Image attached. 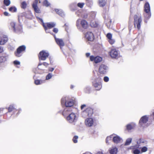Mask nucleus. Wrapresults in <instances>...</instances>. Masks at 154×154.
Instances as JSON below:
<instances>
[{
    "instance_id": "nucleus-1",
    "label": "nucleus",
    "mask_w": 154,
    "mask_h": 154,
    "mask_svg": "<svg viewBox=\"0 0 154 154\" xmlns=\"http://www.w3.org/2000/svg\"><path fill=\"white\" fill-rule=\"evenodd\" d=\"M144 11L146 13V14L144 15V21L146 23L147 20L150 18L151 16L150 7L148 2H146L144 5Z\"/></svg>"
},
{
    "instance_id": "nucleus-2",
    "label": "nucleus",
    "mask_w": 154,
    "mask_h": 154,
    "mask_svg": "<svg viewBox=\"0 0 154 154\" xmlns=\"http://www.w3.org/2000/svg\"><path fill=\"white\" fill-rule=\"evenodd\" d=\"M134 27L137 26L138 29L139 30L140 29L141 23L142 22V18L140 14H135L134 17Z\"/></svg>"
},
{
    "instance_id": "nucleus-3",
    "label": "nucleus",
    "mask_w": 154,
    "mask_h": 154,
    "mask_svg": "<svg viewBox=\"0 0 154 154\" xmlns=\"http://www.w3.org/2000/svg\"><path fill=\"white\" fill-rule=\"evenodd\" d=\"M10 27L14 32L19 34L22 32V27L20 25H15L14 22H11L10 23Z\"/></svg>"
},
{
    "instance_id": "nucleus-4",
    "label": "nucleus",
    "mask_w": 154,
    "mask_h": 154,
    "mask_svg": "<svg viewBox=\"0 0 154 154\" xmlns=\"http://www.w3.org/2000/svg\"><path fill=\"white\" fill-rule=\"evenodd\" d=\"M61 104H64L66 107H71L74 104L73 101L69 99L67 97L62 98L61 99Z\"/></svg>"
},
{
    "instance_id": "nucleus-5",
    "label": "nucleus",
    "mask_w": 154,
    "mask_h": 154,
    "mask_svg": "<svg viewBox=\"0 0 154 154\" xmlns=\"http://www.w3.org/2000/svg\"><path fill=\"white\" fill-rule=\"evenodd\" d=\"M26 48V46L23 45L19 46L17 49L16 51L15 52V55L17 57H21L23 52H24Z\"/></svg>"
},
{
    "instance_id": "nucleus-6",
    "label": "nucleus",
    "mask_w": 154,
    "mask_h": 154,
    "mask_svg": "<svg viewBox=\"0 0 154 154\" xmlns=\"http://www.w3.org/2000/svg\"><path fill=\"white\" fill-rule=\"evenodd\" d=\"M49 56L48 52L42 50L41 51L38 55V57L39 60H45Z\"/></svg>"
},
{
    "instance_id": "nucleus-7",
    "label": "nucleus",
    "mask_w": 154,
    "mask_h": 154,
    "mask_svg": "<svg viewBox=\"0 0 154 154\" xmlns=\"http://www.w3.org/2000/svg\"><path fill=\"white\" fill-rule=\"evenodd\" d=\"M80 19H78L76 23L77 26H78L79 25V23L80 22V24L82 27L84 29H87L88 26V24L87 22L85 20L82 19L80 21Z\"/></svg>"
},
{
    "instance_id": "nucleus-8",
    "label": "nucleus",
    "mask_w": 154,
    "mask_h": 154,
    "mask_svg": "<svg viewBox=\"0 0 154 154\" xmlns=\"http://www.w3.org/2000/svg\"><path fill=\"white\" fill-rule=\"evenodd\" d=\"M42 26L46 32L49 33V32L48 31V29L54 27L55 26V24L53 22L47 23L45 24L43 23Z\"/></svg>"
},
{
    "instance_id": "nucleus-9",
    "label": "nucleus",
    "mask_w": 154,
    "mask_h": 154,
    "mask_svg": "<svg viewBox=\"0 0 154 154\" xmlns=\"http://www.w3.org/2000/svg\"><path fill=\"white\" fill-rule=\"evenodd\" d=\"M93 109L90 107H88L82 111V114L83 115H86L88 117H91L93 113Z\"/></svg>"
},
{
    "instance_id": "nucleus-10",
    "label": "nucleus",
    "mask_w": 154,
    "mask_h": 154,
    "mask_svg": "<svg viewBox=\"0 0 154 154\" xmlns=\"http://www.w3.org/2000/svg\"><path fill=\"white\" fill-rule=\"evenodd\" d=\"M51 35H53L55 39V41L57 44L60 47V48L64 46L65 45L64 42L63 40L61 38H57L55 35L52 33H50Z\"/></svg>"
},
{
    "instance_id": "nucleus-11",
    "label": "nucleus",
    "mask_w": 154,
    "mask_h": 154,
    "mask_svg": "<svg viewBox=\"0 0 154 154\" xmlns=\"http://www.w3.org/2000/svg\"><path fill=\"white\" fill-rule=\"evenodd\" d=\"M90 59L91 61H94L96 63H99L102 61V59L101 57L99 56L95 57L93 55L90 56Z\"/></svg>"
},
{
    "instance_id": "nucleus-12",
    "label": "nucleus",
    "mask_w": 154,
    "mask_h": 154,
    "mask_svg": "<svg viewBox=\"0 0 154 154\" xmlns=\"http://www.w3.org/2000/svg\"><path fill=\"white\" fill-rule=\"evenodd\" d=\"M38 0H35L32 5V8L35 12L37 13H41V11L37 6Z\"/></svg>"
},
{
    "instance_id": "nucleus-13",
    "label": "nucleus",
    "mask_w": 154,
    "mask_h": 154,
    "mask_svg": "<svg viewBox=\"0 0 154 154\" xmlns=\"http://www.w3.org/2000/svg\"><path fill=\"white\" fill-rule=\"evenodd\" d=\"M92 86L96 91L100 90L102 88V85L101 82H97L95 80L92 82Z\"/></svg>"
},
{
    "instance_id": "nucleus-14",
    "label": "nucleus",
    "mask_w": 154,
    "mask_h": 154,
    "mask_svg": "<svg viewBox=\"0 0 154 154\" xmlns=\"http://www.w3.org/2000/svg\"><path fill=\"white\" fill-rule=\"evenodd\" d=\"M149 120V117L147 115L142 117L139 121V124L140 126H142L144 124L146 123Z\"/></svg>"
},
{
    "instance_id": "nucleus-15",
    "label": "nucleus",
    "mask_w": 154,
    "mask_h": 154,
    "mask_svg": "<svg viewBox=\"0 0 154 154\" xmlns=\"http://www.w3.org/2000/svg\"><path fill=\"white\" fill-rule=\"evenodd\" d=\"M109 54L112 58L116 59L119 57L118 51L115 49H111V51L109 52Z\"/></svg>"
},
{
    "instance_id": "nucleus-16",
    "label": "nucleus",
    "mask_w": 154,
    "mask_h": 154,
    "mask_svg": "<svg viewBox=\"0 0 154 154\" xmlns=\"http://www.w3.org/2000/svg\"><path fill=\"white\" fill-rule=\"evenodd\" d=\"M75 118V114L73 113H71L66 117V119L69 122L72 123L74 122Z\"/></svg>"
},
{
    "instance_id": "nucleus-17",
    "label": "nucleus",
    "mask_w": 154,
    "mask_h": 154,
    "mask_svg": "<svg viewBox=\"0 0 154 154\" xmlns=\"http://www.w3.org/2000/svg\"><path fill=\"white\" fill-rule=\"evenodd\" d=\"M94 123L93 119L92 118H89L86 119L85 124L88 127H90L93 126Z\"/></svg>"
},
{
    "instance_id": "nucleus-18",
    "label": "nucleus",
    "mask_w": 154,
    "mask_h": 154,
    "mask_svg": "<svg viewBox=\"0 0 154 154\" xmlns=\"http://www.w3.org/2000/svg\"><path fill=\"white\" fill-rule=\"evenodd\" d=\"M85 37L88 40L92 41L94 39V36L92 32H88L86 33L85 35Z\"/></svg>"
},
{
    "instance_id": "nucleus-19",
    "label": "nucleus",
    "mask_w": 154,
    "mask_h": 154,
    "mask_svg": "<svg viewBox=\"0 0 154 154\" xmlns=\"http://www.w3.org/2000/svg\"><path fill=\"white\" fill-rule=\"evenodd\" d=\"M107 67L104 64H101L100 66L99 72L101 74H105L106 71Z\"/></svg>"
},
{
    "instance_id": "nucleus-20",
    "label": "nucleus",
    "mask_w": 154,
    "mask_h": 154,
    "mask_svg": "<svg viewBox=\"0 0 154 154\" xmlns=\"http://www.w3.org/2000/svg\"><path fill=\"white\" fill-rule=\"evenodd\" d=\"M8 40V38L6 36L3 35H0V45H4Z\"/></svg>"
},
{
    "instance_id": "nucleus-21",
    "label": "nucleus",
    "mask_w": 154,
    "mask_h": 154,
    "mask_svg": "<svg viewBox=\"0 0 154 154\" xmlns=\"http://www.w3.org/2000/svg\"><path fill=\"white\" fill-rule=\"evenodd\" d=\"M106 37L108 39L109 42L110 44L112 45L114 43L115 40L112 39V35L111 33H108L106 35Z\"/></svg>"
},
{
    "instance_id": "nucleus-22",
    "label": "nucleus",
    "mask_w": 154,
    "mask_h": 154,
    "mask_svg": "<svg viewBox=\"0 0 154 154\" xmlns=\"http://www.w3.org/2000/svg\"><path fill=\"white\" fill-rule=\"evenodd\" d=\"M8 58V55L6 54H3L0 57V63H3L6 61Z\"/></svg>"
},
{
    "instance_id": "nucleus-23",
    "label": "nucleus",
    "mask_w": 154,
    "mask_h": 154,
    "mask_svg": "<svg viewBox=\"0 0 154 154\" xmlns=\"http://www.w3.org/2000/svg\"><path fill=\"white\" fill-rule=\"evenodd\" d=\"M72 111V110L69 108H65L62 112V115L63 116H66L70 114Z\"/></svg>"
},
{
    "instance_id": "nucleus-24",
    "label": "nucleus",
    "mask_w": 154,
    "mask_h": 154,
    "mask_svg": "<svg viewBox=\"0 0 154 154\" xmlns=\"http://www.w3.org/2000/svg\"><path fill=\"white\" fill-rule=\"evenodd\" d=\"M109 152L110 154H117L118 152V149L116 147L110 148L109 149Z\"/></svg>"
},
{
    "instance_id": "nucleus-25",
    "label": "nucleus",
    "mask_w": 154,
    "mask_h": 154,
    "mask_svg": "<svg viewBox=\"0 0 154 154\" xmlns=\"http://www.w3.org/2000/svg\"><path fill=\"white\" fill-rule=\"evenodd\" d=\"M112 140L115 143H118L120 142L121 138L119 136H116L113 137Z\"/></svg>"
},
{
    "instance_id": "nucleus-26",
    "label": "nucleus",
    "mask_w": 154,
    "mask_h": 154,
    "mask_svg": "<svg viewBox=\"0 0 154 154\" xmlns=\"http://www.w3.org/2000/svg\"><path fill=\"white\" fill-rule=\"evenodd\" d=\"M54 11L57 14L61 17H63L64 15V12L61 9H55Z\"/></svg>"
},
{
    "instance_id": "nucleus-27",
    "label": "nucleus",
    "mask_w": 154,
    "mask_h": 154,
    "mask_svg": "<svg viewBox=\"0 0 154 154\" xmlns=\"http://www.w3.org/2000/svg\"><path fill=\"white\" fill-rule=\"evenodd\" d=\"M98 4L100 7H104L106 3V2L105 0H98Z\"/></svg>"
},
{
    "instance_id": "nucleus-28",
    "label": "nucleus",
    "mask_w": 154,
    "mask_h": 154,
    "mask_svg": "<svg viewBox=\"0 0 154 154\" xmlns=\"http://www.w3.org/2000/svg\"><path fill=\"white\" fill-rule=\"evenodd\" d=\"M44 82V80H40L38 79L35 80L34 83L36 85H40Z\"/></svg>"
},
{
    "instance_id": "nucleus-29",
    "label": "nucleus",
    "mask_w": 154,
    "mask_h": 154,
    "mask_svg": "<svg viewBox=\"0 0 154 154\" xmlns=\"http://www.w3.org/2000/svg\"><path fill=\"white\" fill-rule=\"evenodd\" d=\"M90 25L92 27H96L98 26V24L94 21H92L90 23Z\"/></svg>"
},
{
    "instance_id": "nucleus-30",
    "label": "nucleus",
    "mask_w": 154,
    "mask_h": 154,
    "mask_svg": "<svg viewBox=\"0 0 154 154\" xmlns=\"http://www.w3.org/2000/svg\"><path fill=\"white\" fill-rule=\"evenodd\" d=\"M92 4V0H86V5L88 6L91 7Z\"/></svg>"
},
{
    "instance_id": "nucleus-31",
    "label": "nucleus",
    "mask_w": 154,
    "mask_h": 154,
    "mask_svg": "<svg viewBox=\"0 0 154 154\" xmlns=\"http://www.w3.org/2000/svg\"><path fill=\"white\" fill-rule=\"evenodd\" d=\"M15 110V107L14 105H11L9 106L8 108V110L9 112H11L12 111H14Z\"/></svg>"
},
{
    "instance_id": "nucleus-32",
    "label": "nucleus",
    "mask_w": 154,
    "mask_h": 154,
    "mask_svg": "<svg viewBox=\"0 0 154 154\" xmlns=\"http://www.w3.org/2000/svg\"><path fill=\"white\" fill-rule=\"evenodd\" d=\"M42 65L47 67L48 66L49 64L45 62H44L43 63H39L38 65L37 68L38 69H40V68L39 67V66H42Z\"/></svg>"
},
{
    "instance_id": "nucleus-33",
    "label": "nucleus",
    "mask_w": 154,
    "mask_h": 154,
    "mask_svg": "<svg viewBox=\"0 0 154 154\" xmlns=\"http://www.w3.org/2000/svg\"><path fill=\"white\" fill-rule=\"evenodd\" d=\"M112 23L111 20L110 18H108L106 20V24L108 27H110Z\"/></svg>"
},
{
    "instance_id": "nucleus-34",
    "label": "nucleus",
    "mask_w": 154,
    "mask_h": 154,
    "mask_svg": "<svg viewBox=\"0 0 154 154\" xmlns=\"http://www.w3.org/2000/svg\"><path fill=\"white\" fill-rule=\"evenodd\" d=\"M43 4L44 6H45L46 7L49 6L50 5V3L47 0H45L43 2Z\"/></svg>"
},
{
    "instance_id": "nucleus-35",
    "label": "nucleus",
    "mask_w": 154,
    "mask_h": 154,
    "mask_svg": "<svg viewBox=\"0 0 154 154\" xmlns=\"http://www.w3.org/2000/svg\"><path fill=\"white\" fill-rule=\"evenodd\" d=\"M22 16L28 19H29V14L28 13L24 12L22 15Z\"/></svg>"
},
{
    "instance_id": "nucleus-36",
    "label": "nucleus",
    "mask_w": 154,
    "mask_h": 154,
    "mask_svg": "<svg viewBox=\"0 0 154 154\" xmlns=\"http://www.w3.org/2000/svg\"><path fill=\"white\" fill-rule=\"evenodd\" d=\"M3 3L6 6H8L11 4V1L10 0H4Z\"/></svg>"
},
{
    "instance_id": "nucleus-37",
    "label": "nucleus",
    "mask_w": 154,
    "mask_h": 154,
    "mask_svg": "<svg viewBox=\"0 0 154 154\" xmlns=\"http://www.w3.org/2000/svg\"><path fill=\"white\" fill-rule=\"evenodd\" d=\"M27 5V4L26 2L24 1L21 3V6L22 8L24 9L26 8Z\"/></svg>"
},
{
    "instance_id": "nucleus-38",
    "label": "nucleus",
    "mask_w": 154,
    "mask_h": 154,
    "mask_svg": "<svg viewBox=\"0 0 154 154\" xmlns=\"http://www.w3.org/2000/svg\"><path fill=\"white\" fill-rule=\"evenodd\" d=\"M17 8L15 7H11L9 8V11L11 12H16L17 11Z\"/></svg>"
},
{
    "instance_id": "nucleus-39",
    "label": "nucleus",
    "mask_w": 154,
    "mask_h": 154,
    "mask_svg": "<svg viewBox=\"0 0 154 154\" xmlns=\"http://www.w3.org/2000/svg\"><path fill=\"white\" fill-rule=\"evenodd\" d=\"M145 142V140L143 139H140L137 142V144H138V146H140V144L141 143H144Z\"/></svg>"
},
{
    "instance_id": "nucleus-40",
    "label": "nucleus",
    "mask_w": 154,
    "mask_h": 154,
    "mask_svg": "<svg viewBox=\"0 0 154 154\" xmlns=\"http://www.w3.org/2000/svg\"><path fill=\"white\" fill-rule=\"evenodd\" d=\"M132 139L131 138L128 139L125 143V145H128L131 143Z\"/></svg>"
},
{
    "instance_id": "nucleus-41",
    "label": "nucleus",
    "mask_w": 154,
    "mask_h": 154,
    "mask_svg": "<svg viewBox=\"0 0 154 154\" xmlns=\"http://www.w3.org/2000/svg\"><path fill=\"white\" fill-rule=\"evenodd\" d=\"M53 76V75L51 73H49L46 76V80H48L50 79H51L52 76Z\"/></svg>"
},
{
    "instance_id": "nucleus-42",
    "label": "nucleus",
    "mask_w": 154,
    "mask_h": 154,
    "mask_svg": "<svg viewBox=\"0 0 154 154\" xmlns=\"http://www.w3.org/2000/svg\"><path fill=\"white\" fill-rule=\"evenodd\" d=\"M78 138V137L77 136H74L73 139L72 141L74 143H76L77 142V139Z\"/></svg>"
},
{
    "instance_id": "nucleus-43",
    "label": "nucleus",
    "mask_w": 154,
    "mask_h": 154,
    "mask_svg": "<svg viewBox=\"0 0 154 154\" xmlns=\"http://www.w3.org/2000/svg\"><path fill=\"white\" fill-rule=\"evenodd\" d=\"M133 153L134 154H139L140 153V151L139 149H136L133 150Z\"/></svg>"
},
{
    "instance_id": "nucleus-44",
    "label": "nucleus",
    "mask_w": 154,
    "mask_h": 154,
    "mask_svg": "<svg viewBox=\"0 0 154 154\" xmlns=\"http://www.w3.org/2000/svg\"><path fill=\"white\" fill-rule=\"evenodd\" d=\"M147 148L146 146H144L141 149V152H145L147 150Z\"/></svg>"
},
{
    "instance_id": "nucleus-45",
    "label": "nucleus",
    "mask_w": 154,
    "mask_h": 154,
    "mask_svg": "<svg viewBox=\"0 0 154 154\" xmlns=\"http://www.w3.org/2000/svg\"><path fill=\"white\" fill-rule=\"evenodd\" d=\"M84 5L85 4L84 3H79L77 4V6L80 8H83Z\"/></svg>"
},
{
    "instance_id": "nucleus-46",
    "label": "nucleus",
    "mask_w": 154,
    "mask_h": 154,
    "mask_svg": "<svg viewBox=\"0 0 154 154\" xmlns=\"http://www.w3.org/2000/svg\"><path fill=\"white\" fill-rule=\"evenodd\" d=\"M41 66H39V67L40 68V69H38L37 68H36V70H37V72L39 73H40L41 72H39L38 70H40L41 72H43L44 69L43 68H42L41 67Z\"/></svg>"
},
{
    "instance_id": "nucleus-47",
    "label": "nucleus",
    "mask_w": 154,
    "mask_h": 154,
    "mask_svg": "<svg viewBox=\"0 0 154 154\" xmlns=\"http://www.w3.org/2000/svg\"><path fill=\"white\" fill-rule=\"evenodd\" d=\"M126 128L128 130H130L133 129V127L131 125L128 124L127 125Z\"/></svg>"
},
{
    "instance_id": "nucleus-48",
    "label": "nucleus",
    "mask_w": 154,
    "mask_h": 154,
    "mask_svg": "<svg viewBox=\"0 0 154 154\" xmlns=\"http://www.w3.org/2000/svg\"><path fill=\"white\" fill-rule=\"evenodd\" d=\"M13 63L15 65H20V62L17 60L14 61Z\"/></svg>"
},
{
    "instance_id": "nucleus-49",
    "label": "nucleus",
    "mask_w": 154,
    "mask_h": 154,
    "mask_svg": "<svg viewBox=\"0 0 154 154\" xmlns=\"http://www.w3.org/2000/svg\"><path fill=\"white\" fill-rule=\"evenodd\" d=\"M103 80L106 82H108L109 80V78L107 76H105L104 77Z\"/></svg>"
},
{
    "instance_id": "nucleus-50",
    "label": "nucleus",
    "mask_w": 154,
    "mask_h": 154,
    "mask_svg": "<svg viewBox=\"0 0 154 154\" xmlns=\"http://www.w3.org/2000/svg\"><path fill=\"white\" fill-rule=\"evenodd\" d=\"M53 31L55 33H57L58 31V29L57 28H54L53 29Z\"/></svg>"
},
{
    "instance_id": "nucleus-51",
    "label": "nucleus",
    "mask_w": 154,
    "mask_h": 154,
    "mask_svg": "<svg viewBox=\"0 0 154 154\" xmlns=\"http://www.w3.org/2000/svg\"><path fill=\"white\" fill-rule=\"evenodd\" d=\"M111 138V137H107L106 138V143H108V141L109 140V139H110Z\"/></svg>"
},
{
    "instance_id": "nucleus-52",
    "label": "nucleus",
    "mask_w": 154,
    "mask_h": 154,
    "mask_svg": "<svg viewBox=\"0 0 154 154\" xmlns=\"http://www.w3.org/2000/svg\"><path fill=\"white\" fill-rule=\"evenodd\" d=\"M86 106V105L85 104H83L81 105V109H82L84 107Z\"/></svg>"
},
{
    "instance_id": "nucleus-53",
    "label": "nucleus",
    "mask_w": 154,
    "mask_h": 154,
    "mask_svg": "<svg viewBox=\"0 0 154 154\" xmlns=\"http://www.w3.org/2000/svg\"><path fill=\"white\" fill-rule=\"evenodd\" d=\"M54 69L53 68H50L49 69L48 71L50 72H52Z\"/></svg>"
},
{
    "instance_id": "nucleus-54",
    "label": "nucleus",
    "mask_w": 154,
    "mask_h": 154,
    "mask_svg": "<svg viewBox=\"0 0 154 154\" xmlns=\"http://www.w3.org/2000/svg\"><path fill=\"white\" fill-rule=\"evenodd\" d=\"M3 51V47L0 46V53L2 52Z\"/></svg>"
},
{
    "instance_id": "nucleus-55",
    "label": "nucleus",
    "mask_w": 154,
    "mask_h": 154,
    "mask_svg": "<svg viewBox=\"0 0 154 154\" xmlns=\"http://www.w3.org/2000/svg\"><path fill=\"white\" fill-rule=\"evenodd\" d=\"M37 19H38L41 22H42L43 23H44L43 20L42 19H41L40 18L38 17H37Z\"/></svg>"
},
{
    "instance_id": "nucleus-56",
    "label": "nucleus",
    "mask_w": 154,
    "mask_h": 154,
    "mask_svg": "<svg viewBox=\"0 0 154 154\" xmlns=\"http://www.w3.org/2000/svg\"><path fill=\"white\" fill-rule=\"evenodd\" d=\"M4 14L6 16H8V13L7 12H5L4 13Z\"/></svg>"
},
{
    "instance_id": "nucleus-57",
    "label": "nucleus",
    "mask_w": 154,
    "mask_h": 154,
    "mask_svg": "<svg viewBox=\"0 0 154 154\" xmlns=\"http://www.w3.org/2000/svg\"><path fill=\"white\" fill-rule=\"evenodd\" d=\"M3 114L2 109H0V116L2 115Z\"/></svg>"
},
{
    "instance_id": "nucleus-58",
    "label": "nucleus",
    "mask_w": 154,
    "mask_h": 154,
    "mask_svg": "<svg viewBox=\"0 0 154 154\" xmlns=\"http://www.w3.org/2000/svg\"><path fill=\"white\" fill-rule=\"evenodd\" d=\"M90 55V53H87L86 54V56L87 57H89Z\"/></svg>"
},
{
    "instance_id": "nucleus-59",
    "label": "nucleus",
    "mask_w": 154,
    "mask_h": 154,
    "mask_svg": "<svg viewBox=\"0 0 154 154\" xmlns=\"http://www.w3.org/2000/svg\"><path fill=\"white\" fill-rule=\"evenodd\" d=\"M97 154H103L102 152H97Z\"/></svg>"
},
{
    "instance_id": "nucleus-60",
    "label": "nucleus",
    "mask_w": 154,
    "mask_h": 154,
    "mask_svg": "<svg viewBox=\"0 0 154 154\" xmlns=\"http://www.w3.org/2000/svg\"><path fill=\"white\" fill-rule=\"evenodd\" d=\"M21 110V109H19L18 110V112L17 113V115H18L19 113Z\"/></svg>"
},
{
    "instance_id": "nucleus-61",
    "label": "nucleus",
    "mask_w": 154,
    "mask_h": 154,
    "mask_svg": "<svg viewBox=\"0 0 154 154\" xmlns=\"http://www.w3.org/2000/svg\"><path fill=\"white\" fill-rule=\"evenodd\" d=\"M73 88V85H71V86H70V88L71 89H72Z\"/></svg>"
},
{
    "instance_id": "nucleus-62",
    "label": "nucleus",
    "mask_w": 154,
    "mask_h": 154,
    "mask_svg": "<svg viewBox=\"0 0 154 154\" xmlns=\"http://www.w3.org/2000/svg\"><path fill=\"white\" fill-rule=\"evenodd\" d=\"M152 115H153V116H154L153 119L154 120V112L153 113Z\"/></svg>"
},
{
    "instance_id": "nucleus-63",
    "label": "nucleus",
    "mask_w": 154,
    "mask_h": 154,
    "mask_svg": "<svg viewBox=\"0 0 154 154\" xmlns=\"http://www.w3.org/2000/svg\"><path fill=\"white\" fill-rule=\"evenodd\" d=\"M140 1H143V0H139Z\"/></svg>"
},
{
    "instance_id": "nucleus-64",
    "label": "nucleus",
    "mask_w": 154,
    "mask_h": 154,
    "mask_svg": "<svg viewBox=\"0 0 154 154\" xmlns=\"http://www.w3.org/2000/svg\"><path fill=\"white\" fill-rule=\"evenodd\" d=\"M19 18H18V19H19Z\"/></svg>"
}]
</instances>
